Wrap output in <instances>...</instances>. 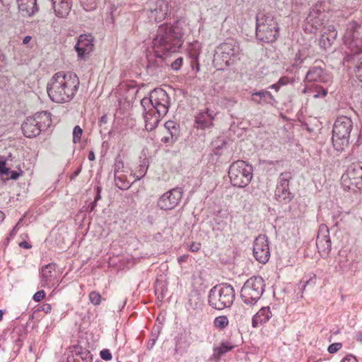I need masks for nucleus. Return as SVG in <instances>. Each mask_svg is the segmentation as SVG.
I'll return each mask as SVG.
<instances>
[{"label":"nucleus","instance_id":"54","mask_svg":"<svg viewBox=\"0 0 362 362\" xmlns=\"http://www.w3.org/2000/svg\"><path fill=\"white\" fill-rule=\"evenodd\" d=\"M289 82H290V79L288 76H283L279 79L277 83H278L279 86L281 87V86L288 84Z\"/></svg>","mask_w":362,"mask_h":362},{"label":"nucleus","instance_id":"60","mask_svg":"<svg viewBox=\"0 0 362 362\" xmlns=\"http://www.w3.org/2000/svg\"><path fill=\"white\" fill-rule=\"evenodd\" d=\"M6 58L5 56L0 54V71H1L6 66Z\"/></svg>","mask_w":362,"mask_h":362},{"label":"nucleus","instance_id":"31","mask_svg":"<svg viewBox=\"0 0 362 362\" xmlns=\"http://www.w3.org/2000/svg\"><path fill=\"white\" fill-rule=\"evenodd\" d=\"M232 317L237 325H243L248 318V314L245 308L239 306L235 308Z\"/></svg>","mask_w":362,"mask_h":362},{"label":"nucleus","instance_id":"55","mask_svg":"<svg viewBox=\"0 0 362 362\" xmlns=\"http://www.w3.org/2000/svg\"><path fill=\"white\" fill-rule=\"evenodd\" d=\"M201 244L198 243H192L189 245V250L192 252H198L200 249Z\"/></svg>","mask_w":362,"mask_h":362},{"label":"nucleus","instance_id":"17","mask_svg":"<svg viewBox=\"0 0 362 362\" xmlns=\"http://www.w3.org/2000/svg\"><path fill=\"white\" fill-rule=\"evenodd\" d=\"M361 30V24L354 21L349 22L346 24L344 35V42L349 45H351L356 42V45H358L357 41L361 42L362 40Z\"/></svg>","mask_w":362,"mask_h":362},{"label":"nucleus","instance_id":"20","mask_svg":"<svg viewBox=\"0 0 362 362\" xmlns=\"http://www.w3.org/2000/svg\"><path fill=\"white\" fill-rule=\"evenodd\" d=\"M322 6L321 4H316L315 6L310 8L309 13L306 18V22L308 25H310L312 28L315 30L319 29L322 25Z\"/></svg>","mask_w":362,"mask_h":362},{"label":"nucleus","instance_id":"1","mask_svg":"<svg viewBox=\"0 0 362 362\" xmlns=\"http://www.w3.org/2000/svg\"><path fill=\"white\" fill-rule=\"evenodd\" d=\"M187 25L182 20L173 24L160 25L153 39V47L156 56L163 58L170 53L178 52L184 42V35Z\"/></svg>","mask_w":362,"mask_h":362},{"label":"nucleus","instance_id":"63","mask_svg":"<svg viewBox=\"0 0 362 362\" xmlns=\"http://www.w3.org/2000/svg\"><path fill=\"white\" fill-rule=\"evenodd\" d=\"M191 66L193 70H195L196 72H198L199 71V64L198 62V59H197L195 62H190Z\"/></svg>","mask_w":362,"mask_h":362},{"label":"nucleus","instance_id":"58","mask_svg":"<svg viewBox=\"0 0 362 362\" xmlns=\"http://www.w3.org/2000/svg\"><path fill=\"white\" fill-rule=\"evenodd\" d=\"M102 187L100 186L96 187V195L94 199V202H98L101 199Z\"/></svg>","mask_w":362,"mask_h":362},{"label":"nucleus","instance_id":"4","mask_svg":"<svg viewBox=\"0 0 362 362\" xmlns=\"http://www.w3.org/2000/svg\"><path fill=\"white\" fill-rule=\"evenodd\" d=\"M256 38L262 43H272L279 36V26L272 12H259L255 16Z\"/></svg>","mask_w":362,"mask_h":362},{"label":"nucleus","instance_id":"43","mask_svg":"<svg viewBox=\"0 0 362 362\" xmlns=\"http://www.w3.org/2000/svg\"><path fill=\"white\" fill-rule=\"evenodd\" d=\"M82 134L83 129L80 127V126H75L73 129V142L74 144L80 142Z\"/></svg>","mask_w":362,"mask_h":362},{"label":"nucleus","instance_id":"35","mask_svg":"<svg viewBox=\"0 0 362 362\" xmlns=\"http://www.w3.org/2000/svg\"><path fill=\"white\" fill-rule=\"evenodd\" d=\"M211 145L213 146L214 153L220 156L221 154V150L226 146V142L223 139H217L212 141Z\"/></svg>","mask_w":362,"mask_h":362},{"label":"nucleus","instance_id":"5","mask_svg":"<svg viewBox=\"0 0 362 362\" xmlns=\"http://www.w3.org/2000/svg\"><path fill=\"white\" fill-rule=\"evenodd\" d=\"M235 298V289L228 283H222L213 286L208 294L209 305L218 310L230 308Z\"/></svg>","mask_w":362,"mask_h":362},{"label":"nucleus","instance_id":"7","mask_svg":"<svg viewBox=\"0 0 362 362\" xmlns=\"http://www.w3.org/2000/svg\"><path fill=\"white\" fill-rule=\"evenodd\" d=\"M51 123L50 112L42 111L27 117L21 124V129L25 137L34 138L38 136L42 131L46 130Z\"/></svg>","mask_w":362,"mask_h":362},{"label":"nucleus","instance_id":"64","mask_svg":"<svg viewBox=\"0 0 362 362\" xmlns=\"http://www.w3.org/2000/svg\"><path fill=\"white\" fill-rule=\"evenodd\" d=\"M107 123V116L106 115H103L98 121V124L100 127H102L103 124Z\"/></svg>","mask_w":362,"mask_h":362},{"label":"nucleus","instance_id":"12","mask_svg":"<svg viewBox=\"0 0 362 362\" xmlns=\"http://www.w3.org/2000/svg\"><path fill=\"white\" fill-rule=\"evenodd\" d=\"M169 4L166 0H148L144 12L151 22H161L168 13Z\"/></svg>","mask_w":362,"mask_h":362},{"label":"nucleus","instance_id":"51","mask_svg":"<svg viewBox=\"0 0 362 362\" xmlns=\"http://www.w3.org/2000/svg\"><path fill=\"white\" fill-rule=\"evenodd\" d=\"M45 297V292L43 290H40L37 291L33 297V299L36 301L39 302L41 300H42Z\"/></svg>","mask_w":362,"mask_h":362},{"label":"nucleus","instance_id":"24","mask_svg":"<svg viewBox=\"0 0 362 362\" xmlns=\"http://www.w3.org/2000/svg\"><path fill=\"white\" fill-rule=\"evenodd\" d=\"M344 60L354 66L356 77L362 82V53L347 54Z\"/></svg>","mask_w":362,"mask_h":362},{"label":"nucleus","instance_id":"47","mask_svg":"<svg viewBox=\"0 0 362 362\" xmlns=\"http://www.w3.org/2000/svg\"><path fill=\"white\" fill-rule=\"evenodd\" d=\"M342 347V344L339 342H335L331 344L327 349L329 354H335Z\"/></svg>","mask_w":362,"mask_h":362},{"label":"nucleus","instance_id":"56","mask_svg":"<svg viewBox=\"0 0 362 362\" xmlns=\"http://www.w3.org/2000/svg\"><path fill=\"white\" fill-rule=\"evenodd\" d=\"M327 90L326 88H324L322 87L320 88V91L317 92V93L314 95L315 98H320V97H324L327 95Z\"/></svg>","mask_w":362,"mask_h":362},{"label":"nucleus","instance_id":"40","mask_svg":"<svg viewBox=\"0 0 362 362\" xmlns=\"http://www.w3.org/2000/svg\"><path fill=\"white\" fill-rule=\"evenodd\" d=\"M300 284L301 286L300 290L302 291H304L305 290V288L307 286L314 287L315 285V275H313V276H310L308 279H303L300 282Z\"/></svg>","mask_w":362,"mask_h":362},{"label":"nucleus","instance_id":"46","mask_svg":"<svg viewBox=\"0 0 362 362\" xmlns=\"http://www.w3.org/2000/svg\"><path fill=\"white\" fill-rule=\"evenodd\" d=\"M11 169L6 166V160L4 158L0 157V175H9Z\"/></svg>","mask_w":362,"mask_h":362},{"label":"nucleus","instance_id":"59","mask_svg":"<svg viewBox=\"0 0 362 362\" xmlns=\"http://www.w3.org/2000/svg\"><path fill=\"white\" fill-rule=\"evenodd\" d=\"M199 54L197 51L189 52V55L191 61L195 62L197 59H198Z\"/></svg>","mask_w":362,"mask_h":362},{"label":"nucleus","instance_id":"53","mask_svg":"<svg viewBox=\"0 0 362 362\" xmlns=\"http://www.w3.org/2000/svg\"><path fill=\"white\" fill-rule=\"evenodd\" d=\"M52 310V307L50 304L45 303L40 308L37 309L38 311L42 310L45 313H49Z\"/></svg>","mask_w":362,"mask_h":362},{"label":"nucleus","instance_id":"19","mask_svg":"<svg viewBox=\"0 0 362 362\" xmlns=\"http://www.w3.org/2000/svg\"><path fill=\"white\" fill-rule=\"evenodd\" d=\"M308 82H319L327 83L330 81L329 75L320 66H311L305 76Z\"/></svg>","mask_w":362,"mask_h":362},{"label":"nucleus","instance_id":"50","mask_svg":"<svg viewBox=\"0 0 362 362\" xmlns=\"http://www.w3.org/2000/svg\"><path fill=\"white\" fill-rule=\"evenodd\" d=\"M183 59L182 57L177 58L174 62L171 63V68L175 71H178L180 69L181 66L182 64Z\"/></svg>","mask_w":362,"mask_h":362},{"label":"nucleus","instance_id":"2","mask_svg":"<svg viewBox=\"0 0 362 362\" xmlns=\"http://www.w3.org/2000/svg\"><path fill=\"white\" fill-rule=\"evenodd\" d=\"M141 105L144 112L145 128L147 131H152L168 112L170 98L165 90L157 88L150 93L149 97L141 100Z\"/></svg>","mask_w":362,"mask_h":362},{"label":"nucleus","instance_id":"41","mask_svg":"<svg viewBox=\"0 0 362 362\" xmlns=\"http://www.w3.org/2000/svg\"><path fill=\"white\" fill-rule=\"evenodd\" d=\"M115 182L116 186L122 190L127 189L130 186L129 182L124 180L123 178L120 176H115Z\"/></svg>","mask_w":362,"mask_h":362},{"label":"nucleus","instance_id":"34","mask_svg":"<svg viewBox=\"0 0 362 362\" xmlns=\"http://www.w3.org/2000/svg\"><path fill=\"white\" fill-rule=\"evenodd\" d=\"M228 324L229 321L226 315L218 316L214 320V326L219 330L224 329Z\"/></svg>","mask_w":362,"mask_h":362},{"label":"nucleus","instance_id":"15","mask_svg":"<svg viewBox=\"0 0 362 362\" xmlns=\"http://www.w3.org/2000/svg\"><path fill=\"white\" fill-rule=\"evenodd\" d=\"M95 37L91 34H82L78 37L74 49L80 59L88 58L94 49Z\"/></svg>","mask_w":362,"mask_h":362},{"label":"nucleus","instance_id":"27","mask_svg":"<svg viewBox=\"0 0 362 362\" xmlns=\"http://www.w3.org/2000/svg\"><path fill=\"white\" fill-rule=\"evenodd\" d=\"M252 100L257 103L263 102L274 105L276 103V100L272 95V94L267 90H262L252 93Z\"/></svg>","mask_w":362,"mask_h":362},{"label":"nucleus","instance_id":"36","mask_svg":"<svg viewBox=\"0 0 362 362\" xmlns=\"http://www.w3.org/2000/svg\"><path fill=\"white\" fill-rule=\"evenodd\" d=\"M159 334H160V328H157V329L154 328L152 330L150 339L146 345L147 349L151 350L153 348V346L158 338Z\"/></svg>","mask_w":362,"mask_h":362},{"label":"nucleus","instance_id":"8","mask_svg":"<svg viewBox=\"0 0 362 362\" xmlns=\"http://www.w3.org/2000/svg\"><path fill=\"white\" fill-rule=\"evenodd\" d=\"M352 120L346 116L337 118L332 129V141L334 148L342 151L349 144L350 134L352 130Z\"/></svg>","mask_w":362,"mask_h":362},{"label":"nucleus","instance_id":"57","mask_svg":"<svg viewBox=\"0 0 362 362\" xmlns=\"http://www.w3.org/2000/svg\"><path fill=\"white\" fill-rule=\"evenodd\" d=\"M341 362H358L357 361V359L356 358L351 355V354H349L348 356H346L345 358H344Z\"/></svg>","mask_w":362,"mask_h":362},{"label":"nucleus","instance_id":"48","mask_svg":"<svg viewBox=\"0 0 362 362\" xmlns=\"http://www.w3.org/2000/svg\"><path fill=\"white\" fill-rule=\"evenodd\" d=\"M160 65L157 63V62H151L148 61V64L147 66L148 71L151 74L157 73V69H159Z\"/></svg>","mask_w":362,"mask_h":362},{"label":"nucleus","instance_id":"39","mask_svg":"<svg viewBox=\"0 0 362 362\" xmlns=\"http://www.w3.org/2000/svg\"><path fill=\"white\" fill-rule=\"evenodd\" d=\"M124 162L121 158L120 155H118L115 158V164H114V174L115 176L117 175L119 172H122L124 169Z\"/></svg>","mask_w":362,"mask_h":362},{"label":"nucleus","instance_id":"29","mask_svg":"<svg viewBox=\"0 0 362 362\" xmlns=\"http://www.w3.org/2000/svg\"><path fill=\"white\" fill-rule=\"evenodd\" d=\"M235 348V345H233L230 341H222L219 346H216L213 349V355L212 358L216 361H218L221 356L225 354L226 353L231 351Z\"/></svg>","mask_w":362,"mask_h":362},{"label":"nucleus","instance_id":"18","mask_svg":"<svg viewBox=\"0 0 362 362\" xmlns=\"http://www.w3.org/2000/svg\"><path fill=\"white\" fill-rule=\"evenodd\" d=\"M70 353L66 362H93L90 352L79 345L71 346Z\"/></svg>","mask_w":362,"mask_h":362},{"label":"nucleus","instance_id":"62","mask_svg":"<svg viewBox=\"0 0 362 362\" xmlns=\"http://www.w3.org/2000/svg\"><path fill=\"white\" fill-rule=\"evenodd\" d=\"M20 175V173H18L17 171H14V170H11V172H9V177L11 179V180H17L18 178Z\"/></svg>","mask_w":362,"mask_h":362},{"label":"nucleus","instance_id":"11","mask_svg":"<svg viewBox=\"0 0 362 362\" xmlns=\"http://www.w3.org/2000/svg\"><path fill=\"white\" fill-rule=\"evenodd\" d=\"M341 185L345 190L356 192L362 189V164L352 163L341 178Z\"/></svg>","mask_w":362,"mask_h":362},{"label":"nucleus","instance_id":"38","mask_svg":"<svg viewBox=\"0 0 362 362\" xmlns=\"http://www.w3.org/2000/svg\"><path fill=\"white\" fill-rule=\"evenodd\" d=\"M81 4L86 11L95 10L98 4V0H80Z\"/></svg>","mask_w":362,"mask_h":362},{"label":"nucleus","instance_id":"25","mask_svg":"<svg viewBox=\"0 0 362 362\" xmlns=\"http://www.w3.org/2000/svg\"><path fill=\"white\" fill-rule=\"evenodd\" d=\"M272 314L270 307H262L252 319V326L255 328L265 324L272 317Z\"/></svg>","mask_w":362,"mask_h":362},{"label":"nucleus","instance_id":"45","mask_svg":"<svg viewBox=\"0 0 362 362\" xmlns=\"http://www.w3.org/2000/svg\"><path fill=\"white\" fill-rule=\"evenodd\" d=\"M306 59V57H305L300 52H298L296 54L293 63L292 64V66L297 68L301 64L303 63L304 60Z\"/></svg>","mask_w":362,"mask_h":362},{"label":"nucleus","instance_id":"52","mask_svg":"<svg viewBox=\"0 0 362 362\" xmlns=\"http://www.w3.org/2000/svg\"><path fill=\"white\" fill-rule=\"evenodd\" d=\"M139 168L140 169L139 170V175H136V180H138L142 178L146 173V168H145V166L140 165Z\"/></svg>","mask_w":362,"mask_h":362},{"label":"nucleus","instance_id":"37","mask_svg":"<svg viewBox=\"0 0 362 362\" xmlns=\"http://www.w3.org/2000/svg\"><path fill=\"white\" fill-rule=\"evenodd\" d=\"M330 240L329 229L326 226H320L318 230V234L316 240Z\"/></svg>","mask_w":362,"mask_h":362},{"label":"nucleus","instance_id":"32","mask_svg":"<svg viewBox=\"0 0 362 362\" xmlns=\"http://www.w3.org/2000/svg\"><path fill=\"white\" fill-rule=\"evenodd\" d=\"M292 177L293 176L291 172L281 173L277 179L276 189L289 187L290 181Z\"/></svg>","mask_w":362,"mask_h":362},{"label":"nucleus","instance_id":"10","mask_svg":"<svg viewBox=\"0 0 362 362\" xmlns=\"http://www.w3.org/2000/svg\"><path fill=\"white\" fill-rule=\"evenodd\" d=\"M228 176L231 184L237 187L247 186L253 176V168L243 160L233 162L229 167Z\"/></svg>","mask_w":362,"mask_h":362},{"label":"nucleus","instance_id":"14","mask_svg":"<svg viewBox=\"0 0 362 362\" xmlns=\"http://www.w3.org/2000/svg\"><path fill=\"white\" fill-rule=\"evenodd\" d=\"M253 256L261 264L268 262L270 257L268 238L265 235H258L253 244Z\"/></svg>","mask_w":362,"mask_h":362},{"label":"nucleus","instance_id":"6","mask_svg":"<svg viewBox=\"0 0 362 362\" xmlns=\"http://www.w3.org/2000/svg\"><path fill=\"white\" fill-rule=\"evenodd\" d=\"M241 51L237 41L230 39L221 44L216 49L214 62L219 69L230 66L240 59Z\"/></svg>","mask_w":362,"mask_h":362},{"label":"nucleus","instance_id":"33","mask_svg":"<svg viewBox=\"0 0 362 362\" xmlns=\"http://www.w3.org/2000/svg\"><path fill=\"white\" fill-rule=\"evenodd\" d=\"M331 240H316V246L321 255H327L331 251Z\"/></svg>","mask_w":362,"mask_h":362},{"label":"nucleus","instance_id":"49","mask_svg":"<svg viewBox=\"0 0 362 362\" xmlns=\"http://www.w3.org/2000/svg\"><path fill=\"white\" fill-rule=\"evenodd\" d=\"M100 358L104 361H110L112 358V354L109 349H105L100 351Z\"/></svg>","mask_w":362,"mask_h":362},{"label":"nucleus","instance_id":"30","mask_svg":"<svg viewBox=\"0 0 362 362\" xmlns=\"http://www.w3.org/2000/svg\"><path fill=\"white\" fill-rule=\"evenodd\" d=\"M274 197L279 202L288 204L294 198V194L290 191L289 187L275 189Z\"/></svg>","mask_w":362,"mask_h":362},{"label":"nucleus","instance_id":"16","mask_svg":"<svg viewBox=\"0 0 362 362\" xmlns=\"http://www.w3.org/2000/svg\"><path fill=\"white\" fill-rule=\"evenodd\" d=\"M216 115V113L209 108L200 110L195 117V127L199 129H206L212 127Z\"/></svg>","mask_w":362,"mask_h":362},{"label":"nucleus","instance_id":"61","mask_svg":"<svg viewBox=\"0 0 362 362\" xmlns=\"http://www.w3.org/2000/svg\"><path fill=\"white\" fill-rule=\"evenodd\" d=\"M81 172V166L78 168L70 176V180H74Z\"/></svg>","mask_w":362,"mask_h":362},{"label":"nucleus","instance_id":"28","mask_svg":"<svg viewBox=\"0 0 362 362\" xmlns=\"http://www.w3.org/2000/svg\"><path fill=\"white\" fill-rule=\"evenodd\" d=\"M337 36V32L334 27L329 29L328 33L322 34L320 38L319 43L320 47L327 49L330 47Z\"/></svg>","mask_w":362,"mask_h":362},{"label":"nucleus","instance_id":"3","mask_svg":"<svg viewBox=\"0 0 362 362\" xmlns=\"http://www.w3.org/2000/svg\"><path fill=\"white\" fill-rule=\"evenodd\" d=\"M79 84V78L76 74L59 71L54 74L47 83V92L52 101L64 103L74 98Z\"/></svg>","mask_w":362,"mask_h":362},{"label":"nucleus","instance_id":"42","mask_svg":"<svg viewBox=\"0 0 362 362\" xmlns=\"http://www.w3.org/2000/svg\"><path fill=\"white\" fill-rule=\"evenodd\" d=\"M89 300L92 304L94 305H98L101 302V295L97 291H91L89 293Z\"/></svg>","mask_w":362,"mask_h":362},{"label":"nucleus","instance_id":"22","mask_svg":"<svg viewBox=\"0 0 362 362\" xmlns=\"http://www.w3.org/2000/svg\"><path fill=\"white\" fill-rule=\"evenodd\" d=\"M19 11L23 16L31 17L39 10L37 0H17Z\"/></svg>","mask_w":362,"mask_h":362},{"label":"nucleus","instance_id":"26","mask_svg":"<svg viewBox=\"0 0 362 362\" xmlns=\"http://www.w3.org/2000/svg\"><path fill=\"white\" fill-rule=\"evenodd\" d=\"M54 267L55 264H48L41 268L40 278L42 287L50 286L52 282V270L54 269Z\"/></svg>","mask_w":362,"mask_h":362},{"label":"nucleus","instance_id":"13","mask_svg":"<svg viewBox=\"0 0 362 362\" xmlns=\"http://www.w3.org/2000/svg\"><path fill=\"white\" fill-rule=\"evenodd\" d=\"M183 191L180 187L173 188L161 195L158 200V206L162 210H171L180 202Z\"/></svg>","mask_w":362,"mask_h":362},{"label":"nucleus","instance_id":"21","mask_svg":"<svg viewBox=\"0 0 362 362\" xmlns=\"http://www.w3.org/2000/svg\"><path fill=\"white\" fill-rule=\"evenodd\" d=\"M52 8L59 18L66 17L72 8V0H51Z\"/></svg>","mask_w":362,"mask_h":362},{"label":"nucleus","instance_id":"44","mask_svg":"<svg viewBox=\"0 0 362 362\" xmlns=\"http://www.w3.org/2000/svg\"><path fill=\"white\" fill-rule=\"evenodd\" d=\"M199 300V295L191 296L189 299V304L192 309L195 310L201 307L202 303Z\"/></svg>","mask_w":362,"mask_h":362},{"label":"nucleus","instance_id":"23","mask_svg":"<svg viewBox=\"0 0 362 362\" xmlns=\"http://www.w3.org/2000/svg\"><path fill=\"white\" fill-rule=\"evenodd\" d=\"M165 128L167 129L168 134L161 139V141L164 144L173 145L179 137L178 125L173 121L169 120L165 123Z\"/></svg>","mask_w":362,"mask_h":362},{"label":"nucleus","instance_id":"9","mask_svg":"<svg viewBox=\"0 0 362 362\" xmlns=\"http://www.w3.org/2000/svg\"><path fill=\"white\" fill-rule=\"evenodd\" d=\"M265 291L264 280L260 276L249 278L240 291L242 300L248 305H255Z\"/></svg>","mask_w":362,"mask_h":362}]
</instances>
